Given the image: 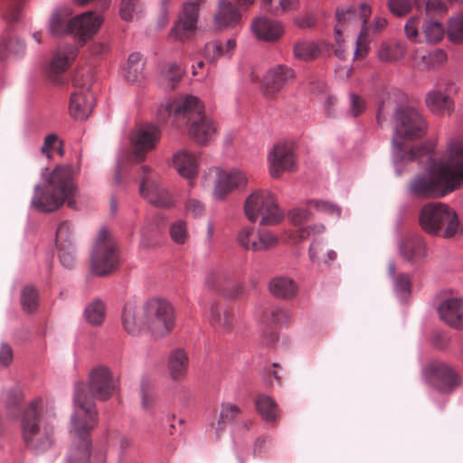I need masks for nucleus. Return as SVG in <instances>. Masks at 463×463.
<instances>
[{
  "mask_svg": "<svg viewBox=\"0 0 463 463\" xmlns=\"http://www.w3.org/2000/svg\"><path fill=\"white\" fill-rule=\"evenodd\" d=\"M426 172L416 175L410 183V193L421 198H440L463 187V139L451 142L439 162L423 161Z\"/></svg>",
  "mask_w": 463,
  "mask_h": 463,
  "instance_id": "1",
  "label": "nucleus"
},
{
  "mask_svg": "<svg viewBox=\"0 0 463 463\" xmlns=\"http://www.w3.org/2000/svg\"><path fill=\"white\" fill-rule=\"evenodd\" d=\"M73 171L70 165H59L50 175H43L44 187L37 185L32 204L41 212L50 213L64 203L70 208L77 204V187L72 182Z\"/></svg>",
  "mask_w": 463,
  "mask_h": 463,
  "instance_id": "2",
  "label": "nucleus"
},
{
  "mask_svg": "<svg viewBox=\"0 0 463 463\" xmlns=\"http://www.w3.org/2000/svg\"><path fill=\"white\" fill-rule=\"evenodd\" d=\"M427 123L421 114L413 108L398 109L395 114V131L392 137L393 156L396 163L430 159L431 149L417 146L402 154L404 143L423 137Z\"/></svg>",
  "mask_w": 463,
  "mask_h": 463,
  "instance_id": "3",
  "label": "nucleus"
},
{
  "mask_svg": "<svg viewBox=\"0 0 463 463\" xmlns=\"http://www.w3.org/2000/svg\"><path fill=\"white\" fill-rule=\"evenodd\" d=\"M83 392L76 396V410L71 418L70 434L71 447L67 455L68 463H105L103 455L91 457L90 431L97 425V411L82 404Z\"/></svg>",
  "mask_w": 463,
  "mask_h": 463,
  "instance_id": "4",
  "label": "nucleus"
},
{
  "mask_svg": "<svg viewBox=\"0 0 463 463\" xmlns=\"http://www.w3.org/2000/svg\"><path fill=\"white\" fill-rule=\"evenodd\" d=\"M419 224L426 233L445 239L463 234V224L456 211L440 202L429 203L422 206L419 213Z\"/></svg>",
  "mask_w": 463,
  "mask_h": 463,
  "instance_id": "5",
  "label": "nucleus"
},
{
  "mask_svg": "<svg viewBox=\"0 0 463 463\" xmlns=\"http://www.w3.org/2000/svg\"><path fill=\"white\" fill-rule=\"evenodd\" d=\"M43 406V401L35 399L29 403L21 416L22 438L26 446L36 453L45 451L53 443V427L41 420Z\"/></svg>",
  "mask_w": 463,
  "mask_h": 463,
  "instance_id": "6",
  "label": "nucleus"
},
{
  "mask_svg": "<svg viewBox=\"0 0 463 463\" xmlns=\"http://www.w3.org/2000/svg\"><path fill=\"white\" fill-rule=\"evenodd\" d=\"M244 212L251 222L264 226L278 224L284 218L276 197L268 190H255L250 194L244 202Z\"/></svg>",
  "mask_w": 463,
  "mask_h": 463,
  "instance_id": "7",
  "label": "nucleus"
},
{
  "mask_svg": "<svg viewBox=\"0 0 463 463\" xmlns=\"http://www.w3.org/2000/svg\"><path fill=\"white\" fill-rule=\"evenodd\" d=\"M144 323L150 334L163 337L170 334L175 326V308L161 298H152L143 305Z\"/></svg>",
  "mask_w": 463,
  "mask_h": 463,
  "instance_id": "8",
  "label": "nucleus"
},
{
  "mask_svg": "<svg viewBox=\"0 0 463 463\" xmlns=\"http://www.w3.org/2000/svg\"><path fill=\"white\" fill-rule=\"evenodd\" d=\"M204 182L213 186V194L222 200L235 189L245 187L248 177L241 169H223L219 166L210 168L204 175Z\"/></svg>",
  "mask_w": 463,
  "mask_h": 463,
  "instance_id": "9",
  "label": "nucleus"
},
{
  "mask_svg": "<svg viewBox=\"0 0 463 463\" xmlns=\"http://www.w3.org/2000/svg\"><path fill=\"white\" fill-rule=\"evenodd\" d=\"M372 14L369 5L363 3L357 9L351 6H340L335 10L336 24L335 33L336 42H342L344 33L359 31L361 35H367V22Z\"/></svg>",
  "mask_w": 463,
  "mask_h": 463,
  "instance_id": "10",
  "label": "nucleus"
},
{
  "mask_svg": "<svg viewBox=\"0 0 463 463\" xmlns=\"http://www.w3.org/2000/svg\"><path fill=\"white\" fill-rule=\"evenodd\" d=\"M117 265L116 242L109 232L102 228L92 253V271L96 275L104 276L113 271Z\"/></svg>",
  "mask_w": 463,
  "mask_h": 463,
  "instance_id": "11",
  "label": "nucleus"
},
{
  "mask_svg": "<svg viewBox=\"0 0 463 463\" xmlns=\"http://www.w3.org/2000/svg\"><path fill=\"white\" fill-rule=\"evenodd\" d=\"M117 388L116 381L111 376L109 370L106 367H99L94 369L90 374L89 386L78 385L75 397L78 392H83L82 404L85 408L92 407L96 411L94 405L88 401V393L99 400L104 401L109 399ZM76 402V398L74 399Z\"/></svg>",
  "mask_w": 463,
  "mask_h": 463,
  "instance_id": "12",
  "label": "nucleus"
},
{
  "mask_svg": "<svg viewBox=\"0 0 463 463\" xmlns=\"http://www.w3.org/2000/svg\"><path fill=\"white\" fill-rule=\"evenodd\" d=\"M140 194L156 207L166 208L174 204L172 196L161 185L158 175L147 165L140 169Z\"/></svg>",
  "mask_w": 463,
  "mask_h": 463,
  "instance_id": "13",
  "label": "nucleus"
},
{
  "mask_svg": "<svg viewBox=\"0 0 463 463\" xmlns=\"http://www.w3.org/2000/svg\"><path fill=\"white\" fill-rule=\"evenodd\" d=\"M159 138L156 127L148 126L135 129L130 136V153L128 160L132 163L142 162L146 155L155 148Z\"/></svg>",
  "mask_w": 463,
  "mask_h": 463,
  "instance_id": "14",
  "label": "nucleus"
},
{
  "mask_svg": "<svg viewBox=\"0 0 463 463\" xmlns=\"http://www.w3.org/2000/svg\"><path fill=\"white\" fill-rule=\"evenodd\" d=\"M269 173L273 178L280 177L285 172L294 171L296 160L292 144L279 142L274 145L267 156Z\"/></svg>",
  "mask_w": 463,
  "mask_h": 463,
  "instance_id": "15",
  "label": "nucleus"
},
{
  "mask_svg": "<svg viewBox=\"0 0 463 463\" xmlns=\"http://www.w3.org/2000/svg\"><path fill=\"white\" fill-rule=\"evenodd\" d=\"M425 373L430 379L437 382L438 389L442 392H452L462 384L460 373L445 362L430 363Z\"/></svg>",
  "mask_w": 463,
  "mask_h": 463,
  "instance_id": "16",
  "label": "nucleus"
},
{
  "mask_svg": "<svg viewBox=\"0 0 463 463\" xmlns=\"http://www.w3.org/2000/svg\"><path fill=\"white\" fill-rule=\"evenodd\" d=\"M103 14L96 12H85L71 18L68 23L70 33L80 42L86 43L92 39L104 23Z\"/></svg>",
  "mask_w": 463,
  "mask_h": 463,
  "instance_id": "17",
  "label": "nucleus"
},
{
  "mask_svg": "<svg viewBox=\"0 0 463 463\" xmlns=\"http://www.w3.org/2000/svg\"><path fill=\"white\" fill-rule=\"evenodd\" d=\"M167 109L176 118L185 120L188 126L194 119L205 115L203 103L192 95L175 99L167 105Z\"/></svg>",
  "mask_w": 463,
  "mask_h": 463,
  "instance_id": "18",
  "label": "nucleus"
},
{
  "mask_svg": "<svg viewBox=\"0 0 463 463\" xmlns=\"http://www.w3.org/2000/svg\"><path fill=\"white\" fill-rule=\"evenodd\" d=\"M254 36L261 42L277 43L285 34L286 28L282 22L260 16L255 18L250 25Z\"/></svg>",
  "mask_w": 463,
  "mask_h": 463,
  "instance_id": "19",
  "label": "nucleus"
},
{
  "mask_svg": "<svg viewBox=\"0 0 463 463\" xmlns=\"http://www.w3.org/2000/svg\"><path fill=\"white\" fill-rule=\"evenodd\" d=\"M94 96L88 88L77 89L71 96L69 112L76 120L87 119L94 108Z\"/></svg>",
  "mask_w": 463,
  "mask_h": 463,
  "instance_id": "20",
  "label": "nucleus"
},
{
  "mask_svg": "<svg viewBox=\"0 0 463 463\" xmlns=\"http://www.w3.org/2000/svg\"><path fill=\"white\" fill-rule=\"evenodd\" d=\"M188 135L197 144L208 145L216 138L218 127L207 115L201 116L188 126Z\"/></svg>",
  "mask_w": 463,
  "mask_h": 463,
  "instance_id": "21",
  "label": "nucleus"
},
{
  "mask_svg": "<svg viewBox=\"0 0 463 463\" xmlns=\"http://www.w3.org/2000/svg\"><path fill=\"white\" fill-rule=\"evenodd\" d=\"M241 14L239 9L229 0H218L213 24L216 28L231 29L240 24Z\"/></svg>",
  "mask_w": 463,
  "mask_h": 463,
  "instance_id": "22",
  "label": "nucleus"
},
{
  "mask_svg": "<svg viewBox=\"0 0 463 463\" xmlns=\"http://www.w3.org/2000/svg\"><path fill=\"white\" fill-rule=\"evenodd\" d=\"M294 78V72L291 69L277 66L270 69L263 80L264 93L269 98H273L279 93L284 85Z\"/></svg>",
  "mask_w": 463,
  "mask_h": 463,
  "instance_id": "23",
  "label": "nucleus"
},
{
  "mask_svg": "<svg viewBox=\"0 0 463 463\" xmlns=\"http://www.w3.org/2000/svg\"><path fill=\"white\" fill-rule=\"evenodd\" d=\"M425 102L428 109L437 116H450L455 109L452 98L439 90L429 91Z\"/></svg>",
  "mask_w": 463,
  "mask_h": 463,
  "instance_id": "24",
  "label": "nucleus"
},
{
  "mask_svg": "<svg viewBox=\"0 0 463 463\" xmlns=\"http://www.w3.org/2000/svg\"><path fill=\"white\" fill-rule=\"evenodd\" d=\"M198 164V156L186 150H181L173 156L175 169L181 176L189 180L194 179L197 175Z\"/></svg>",
  "mask_w": 463,
  "mask_h": 463,
  "instance_id": "25",
  "label": "nucleus"
},
{
  "mask_svg": "<svg viewBox=\"0 0 463 463\" xmlns=\"http://www.w3.org/2000/svg\"><path fill=\"white\" fill-rule=\"evenodd\" d=\"M440 318L449 326L457 329L463 328V301L449 299L442 303L439 308Z\"/></svg>",
  "mask_w": 463,
  "mask_h": 463,
  "instance_id": "26",
  "label": "nucleus"
},
{
  "mask_svg": "<svg viewBox=\"0 0 463 463\" xmlns=\"http://www.w3.org/2000/svg\"><path fill=\"white\" fill-rule=\"evenodd\" d=\"M122 323L125 330L129 335L139 334L143 328H146L143 309L139 313L135 306L126 305L122 313Z\"/></svg>",
  "mask_w": 463,
  "mask_h": 463,
  "instance_id": "27",
  "label": "nucleus"
},
{
  "mask_svg": "<svg viewBox=\"0 0 463 463\" xmlns=\"http://www.w3.org/2000/svg\"><path fill=\"white\" fill-rule=\"evenodd\" d=\"M255 407L265 421L274 423L279 420V406L270 396L259 394L255 399Z\"/></svg>",
  "mask_w": 463,
  "mask_h": 463,
  "instance_id": "28",
  "label": "nucleus"
},
{
  "mask_svg": "<svg viewBox=\"0 0 463 463\" xmlns=\"http://www.w3.org/2000/svg\"><path fill=\"white\" fill-rule=\"evenodd\" d=\"M237 47L235 39H228L225 43L213 41L205 44L204 55L210 61H216L221 57H231Z\"/></svg>",
  "mask_w": 463,
  "mask_h": 463,
  "instance_id": "29",
  "label": "nucleus"
},
{
  "mask_svg": "<svg viewBox=\"0 0 463 463\" xmlns=\"http://www.w3.org/2000/svg\"><path fill=\"white\" fill-rule=\"evenodd\" d=\"M241 414L242 409L239 405L231 402L222 403L218 420L212 423V427L215 430L216 436L218 437L220 435L228 422L236 420Z\"/></svg>",
  "mask_w": 463,
  "mask_h": 463,
  "instance_id": "30",
  "label": "nucleus"
},
{
  "mask_svg": "<svg viewBox=\"0 0 463 463\" xmlns=\"http://www.w3.org/2000/svg\"><path fill=\"white\" fill-rule=\"evenodd\" d=\"M406 52L404 43H383L377 50V56L383 62H395L402 60Z\"/></svg>",
  "mask_w": 463,
  "mask_h": 463,
  "instance_id": "31",
  "label": "nucleus"
},
{
  "mask_svg": "<svg viewBox=\"0 0 463 463\" xmlns=\"http://www.w3.org/2000/svg\"><path fill=\"white\" fill-rule=\"evenodd\" d=\"M169 373L173 379H182L188 370V357L184 351L176 350L172 353L168 361Z\"/></svg>",
  "mask_w": 463,
  "mask_h": 463,
  "instance_id": "32",
  "label": "nucleus"
},
{
  "mask_svg": "<svg viewBox=\"0 0 463 463\" xmlns=\"http://www.w3.org/2000/svg\"><path fill=\"white\" fill-rule=\"evenodd\" d=\"M297 288L295 282L288 278H275L269 283L271 294L278 298H291L296 294Z\"/></svg>",
  "mask_w": 463,
  "mask_h": 463,
  "instance_id": "33",
  "label": "nucleus"
},
{
  "mask_svg": "<svg viewBox=\"0 0 463 463\" xmlns=\"http://www.w3.org/2000/svg\"><path fill=\"white\" fill-rule=\"evenodd\" d=\"M445 35L444 25L438 21L427 20L423 24L422 42L429 44L439 43Z\"/></svg>",
  "mask_w": 463,
  "mask_h": 463,
  "instance_id": "34",
  "label": "nucleus"
},
{
  "mask_svg": "<svg viewBox=\"0 0 463 463\" xmlns=\"http://www.w3.org/2000/svg\"><path fill=\"white\" fill-rule=\"evenodd\" d=\"M402 254L407 261L412 263L420 262L427 256L426 243L422 241L408 242L404 245Z\"/></svg>",
  "mask_w": 463,
  "mask_h": 463,
  "instance_id": "35",
  "label": "nucleus"
},
{
  "mask_svg": "<svg viewBox=\"0 0 463 463\" xmlns=\"http://www.w3.org/2000/svg\"><path fill=\"white\" fill-rule=\"evenodd\" d=\"M197 30V23L194 20L180 16L170 32V36L184 41L192 36Z\"/></svg>",
  "mask_w": 463,
  "mask_h": 463,
  "instance_id": "36",
  "label": "nucleus"
},
{
  "mask_svg": "<svg viewBox=\"0 0 463 463\" xmlns=\"http://www.w3.org/2000/svg\"><path fill=\"white\" fill-rule=\"evenodd\" d=\"M309 256L313 262L329 264L336 259V252L326 250L322 241H315L309 247Z\"/></svg>",
  "mask_w": 463,
  "mask_h": 463,
  "instance_id": "37",
  "label": "nucleus"
},
{
  "mask_svg": "<svg viewBox=\"0 0 463 463\" xmlns=\"http://www.w3.org/2000/svg\"><path fill=\"white\" fill-rule=\"evenodd\" d=\"M75 232L72 225L69 222H61L56 231V246L61 250H66L73 244Z\"/></svg>",
  "mask_w": 463,
  "mask_h": 463,
  "instance_id": "38",
  "label": "nucleus"
},
{
  "mask_svg": "<svg viewBox=\"0 0 463 463\" xmlns=\"http://www.w3.org/2000/svg\"><path fill=\"white\" fill-rule=\"evenodd\" d=\"M449 40L456 44H463V13L451 16L448 21Z\"/></svg>",
  "mask_w": 463,
  "mask_h": 463,
  "instance_id": "39",
  "label": "nucleus"
},
{
  "mask_svg": "<svg viewBox=\"0 0 463 463\" xmlns=\"http://www.w3.org/2000/svg\"><path fill=\"white\" fill-rule=\"evenodd\" d=\"M144 60L139 53H132L128 57L125 76L129 81H136L143 77Z\"/></svg>",
  "mask_w": 463,
  "mask_h": 463,
  "instance_id": "40",
  "label": "nucleus"
},
{
  "mask_svg": "<svg viewBox=\"0 0 463 463\" xmlns=\"http://www.w3.org/2000/svg\"><path fill=\"white\" fill-rule=\"evenodd\" d=\"M183 71L175 63L167 65L160 74V83L165 89H174L181 80Z\"/></svg>",
  "mask_w": 463,
  "mask_h": 463,
  "instance_id": "41",
  "label": "nucleus"
},
{
  "mask_svg": "<svg viewBox=\"0 0 463 463\" xmlns=\"http://www.w3.org/2000/svg\"><path fill=\"white\" fill-rule=\"evenodd\" d=\"M423 24L420 18L416 16L411 17L404 25L406 38L414 43H421Z\"/></svg>",
  "mask_w": 463,
  "mask_h": 463,
  "instance_id": "42",
  "label": "nucleus"
},
{
  "mask_svg": "<svg viewBox=\"0 0 463 463\" xmlns=\"http://www.w3.org/2000/svg\"><path fill=\"white\" fill-rule=\"evenodd\" d=\"M86 320L94 326L100 325L105 318V306L99 301H93L89 304L84 311Z\"/></svg>",
  "mask_w": 463,
  "mask_h": 463,
  "instance_id": "43",
  "label": "nucleus"
},
{
  "mask_svg": "<svg viewBox=\"0 0 463 463\" xmlns=\"http://www.w3.org/2000/svg\"><path fill=\"white\" fill-rule=\"evenodd\" d=\"M294 53L300 60L311 61L318 56L319 48L314 42L303 41L296 43Z\"/></svg>",
  "mask_w": 463,
  "mask_h": 463,
  "instance_id": "44",
  "label": "nucleus"
},
{
  "mask_svg": "<svg viewBox=\"0 0 463 463\" xmlns=\"http://www.w3.org/2000/svg\"><path fill=\"white\" fill-rule=\"evenodd\" d=\"M278 242V237L271 232L259 231L258 242L253 243L251 246L253 247V251H262L276 246Z\"/></svg>",
  "mask_w": 463,
  "mask_h": 463,
  "instance_id": "45",
  "label": "nucleus"
},
{
  "mask_svg": "<svg viewBox=\"0 0 463 463\" xmlns=\"http://www.w3.org/2000/svg\"><path fill=\"white\" fill-rule=\"evenodd\" d=\"M308 205L310 208H313L317 212L325 215L335 216L338 218L341 214L340 208L329 201L310 200L308 202Z\"/></svg>",
  "mask_w": 463,
  "mask_h": 463,
  "instance_id": "46",
  "label": "nucleus"
},
{
  "mask_svg": "<svg viewBox=\"0 0 463 463\" xmlns=\"http://www.w3.org/2000/svg\"><path fill=\"white\" fill-rule=\"evenodd\" d=\"M258 234L259 231L254 228L245 227L239 232L237 241L245 250L253 251L251 245L258 242Z\"/></svg>",
  "mask_w": 463,
  "mask_h": 463,
  "instance_id": "47",
  "label": "nucleus"
},
{
  "mask_svg": "<svg viewBox=\"0 0 463 463\" xmlns=\"http://www.w3.org/2000/svg\"><path fill=\"white\" fill-rule=\"evenodd\" d=\"M21 303L24 311L33 312L38 307V293L32 287H25L21 295Z\"/></svg>",
  "mask_w": 463,
  "mask_h": 463,
  "instance_id": "48",
  "label": "nucleus"
},
{
  "mask_svg": "<svg viewBox=\"0 0 463 463\" xmlns=\"http://www.w3.org/2000/svg\"><path fill=\"white\" fill-rule=\"evenodd\" d=\"M170 236L174 242L184 244L189 238L186 223L183 221L174 222L170 227Z\"/></svg>",
  "mask_w": 463,
  "mask_h": 463,
  "instance_id": "49",
  "label": "nucleus"
},
{
  "mask_svg": "<svg viewBox=\"0 0 463 463\" xmlns=\"http://www.w3.org/2000/svg\"><path fill=\"white\" fill-rule=\"evenodd\" d=\"M203 0H190L183 4L182 17L198 22L199 11Z\"/></svg>",
  "mask_w": 463,
  "mask_h": 463,
  "instance_id": "50",
  "label": "nucleus"
},
{
  "mask_svg": "<svg viewBox=\"0 0 463 463\" xmlns=\"http://www.w3.org/2000/svg\"><path fill=\"white\" fill-rule=\"evenodd\" d=\"M68 14H61L60 11L53 13L51 19V30L55 34L70 33L68 24H65V18Z\"/></svg>",
  "mask_w": 463,
  "mask_h": 463,
  "instance_id": "51",
  "label": "nucleus"
},
{
  "mask_svg": "<svg viewBox=\"0 0 463 463\" xmlns=\"http://www.w3.org/2000/svg\"><path fill=\"white\" fill-rule=\"evenodd\" d=\"M390 11L397 16L406 15L411 9L410 0H390L388 4Z\"/></svg>",
  "mask_w": 463,
  "mask_h": 463,
  "instance_id": "52",
  "label": "nucleus"
},
{
  "mask_svg": "<svg viewBox=\"0 0 463 463\" xmlns=\"http://www.w3.org/2000/svg\"><path fill=\"white\" fill-rule=\"evenodd\" d=\"M428 59L430 69H435L446 63L448 56L445 51L441 49H435L428 52Z\"/></svg>",
  "mask_w": 463,
  "mask_h": 463,
  "instance_id": "53",
  "label": "nucleus"
},
{
  "mask_svg": "<svg viewBox=\"0 0 463 463\" xmlns=\"http://www.w3.org/2000/svg\"><path fill=\"white\" fill-rule=\"evenodd\" d=\"M138 0H122L120 15L126 21H131L136 14L137 3Z\"/></svg>",
  "mask_w": 463,
  "mask_h": 463,
  "instance_id": "54",
  "label": "nucleus"
},
{
  "mask_svg": "<svg viewBox=\"0 0 463 463\" xmlns=\"http://www.w3.org/2000/svg\"><path fill=\"white\" fill-rule=\"evenodd\" d=\"M411 61L413 66L419 70H430L428 52L415 50L411 56Z\"/></svg>",
  "mask_w": 463,
  "mask_h": 463,
  "instance_id": "55",
  "label": "nucleus"
},
{
  "mask_svg": "<svg viewBox=\"0 0 463 463\" xmlns=\"http://www.w3.org/2000/svg\"><path fill=\"white\" fill-rule=\"evenodd\" d=\"M72 59L71 56H65V55H56L51 63V70L54 73H59L66 70V68L70 64V61Z\"/></svg>",
  "mask_w": 463,
  "mask_h": 463,
  "instance_id": "56",
  "label": "nucleus"
},
{
  "mask_svg": "<svg viewBox=\"0 0 463 463\" xmlns=\"http://www.w3.org/2000/svg\"><path fill=\"white\" fill-rule=\"evenodd\" d=\"M350 113L354 117L361 114L365 109L364 100L356 94L350 95Z\"/></svg>",
  "mask_w": 463,
  "mask_h": 463,
  "instance_id": "57",
  "label": "nucleus"
},
{
  "mask_svg": "<svg viewBox=\"0 0 463 463\" xmlns=\"http://www.w3.org/2000/svg\"><path fill=\"white\" fill-rule=\"evenodd\" d=\"M224 315L225 314H224L223 309L221 308L220 307H218L216 305H213L210 307L209 318L212 323H213L217 326H225V323L223 320Z\"/></svg>",
  "mask_w": 463,
  "mask_h": 463,
  "instance_id": "58",
  "label": "nucleus"
},
{
  "mask_svg": "<svg viewBox=\"0 0 463 463\" xmlns=\"http://www.w3.org/2000/svg\"><path fill=\"white\" fill-rule=\"evenodd\" d=\"M204 212V205L198 200L190 199L186 203V213L194 217H200Z\"/></svg>",
  "mask_w": 463,
  "mask_h": 463,
  "instance_id": "59",
  "label": "nucleus"
},
{
  "mask_svg": "<svg viewBox=\"0 0 463 463\" xmlns=\"http://www.w3.org/2000/svg\"><path fill=\"white\" fill-rule=\"evenodd\" d=\"M426 10L429 14H443L447 12V6L442 0H427Z\"/></svg>",
  "mask_w": 463,
  "mask_h": 463,
  "instance_id": "60",
  "label": "nucleus"
},
{
  "mask_svg": "<svg viewBox=\"0 0 463 463\" xmlns=\"http://www.w3.org/2000/svg\"><path fill=\"white\" fill-rule=\"evenodd\" d=\"M362 36L359 35L358 39L356 40V47L354 52V60H362L366 57L368 54L369 47L366 43L362 42Z\"/></svg>",
  "mask_w": 463,
  "mask_h": 463,
  "instance_id": "61",
  "label": "nucleus"
},
{
  "mask_svg": "<svg viewBox=\"0 0 463 463\" xmlns=\"http://www.w3.org/2000/svg\"><path fill=\"white\" fill-rule=\"evenodd\" d=\"M387 26V19L383 16L377 15L374 17L373 22L371 26H367V34L370 32L373 33H380L384 30Z\"/></svg>",
  "mask_w": 463,
  "mask_h": 463,
  "instance_id": "62",
  "label": "nucleus"
},
{
  "mask_svg": "<svg viewBox=\"0 0 463 463\" xmlns=\"http://www.w3.org/2000/svg\"><path fill=\"white\" fill-rule=\"evenodd\" d=\"M13 360V352L9 345H2L0 346V365L7 366Z\"/></svg>",
  "mask_w": 463,
  "mask_h": 463,
  "instance_id": "63",
  "label": "nucleus"
},
{
  "mask_svg": "<svg viewBox=\"0 0 463 463\" xmlns=\"http://www.w3.org/2000/svg\"><path fill=\"white\" fill-rule=\"evenodd\" d=\"M315 24L313 16L300 14L294 18V24L299 28H309Z\"/></svg>",
  "mask_w": 463,
  "mask_h": 463,
  "instance_id": "64",
  "label": "nucleus"
}]
</instances>
